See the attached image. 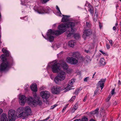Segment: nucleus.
<instances>
[{
	"label": "nucleus",
	"mask_w": 121,
	"mask_h": 121,
	"mask_svg": "<svg viewBox=\"0 0 121 121\" xmlns=\"http://www.w3.org/2000/svg\"><path fill=\"white\" fill-rule=\"evenodd\" d=\"M3 111L2 109L1 108H0V114L2 113Z\"/></svg>",
	"instance_id": "nucleus-56"
},
{
	"label": "nucleus",
	"mask_w": 121,
	"mask_h": 121,
	"mask_svg": "<svg viewBox=\"0 0 121 121\" xmlns=\"http://www.w3.org/2000/svg\"><path fill=\"white\" fill-rule=\"evenodd\" d=\"M73 56L77 59L79 58L80 56V53L79 52H73L72 53Z\"/></svg>",
	"instance_id": "nucleus-20"
},
{
	"label": "nucleus",
	"mask_w": 121,
	"mask_h": 121,
	"mask_svg": "<svg viewBox=\"0 0 121 121\" xmlns=\"http://www.w3.org/2000/svg\"><path fill=\"white\" fill-rule=\"evenodd\" d=\"M24 111L28 115H30L31 113V110L29 106H27L26 108H24Z\"/></svg>",
	"instance_id": "nucleus-17"
},
{
	"label": "nucleus",
	"mask_w": 121,
	"mask_h": 121,
	"mask_svg": "<svg viewBox=\"0 0 121 121\" xmlns=\"http://www.w3.org/2000/svg\"><path fill=\"white\" fill-rule=\"evenodd\" d=\"M2 60L3 61L0 65V71H4L8 68L9 64L6 60V57L4 54H2L1 56Z\"/></svg>",
	"instance_id": "nucleus-3"
},
{
	"label": "nucleus",
	"mask_w": 121,
	"mask_h": 121,
	"mask_svg": "<svg viewBox=\"0 0 121 121\" xmlns=\"http://www.w3.org/2000/svg\"><path fill=\"white\" fill-rule=\"evenodd\" d=\"M33 96L36 99V97L37 99L38 98L37 96V95L36 93H35L34 94Z\"/></svg>",
	"instance_id": "nucleus-46"
},
{
	"label": "nucleus",
	"mask_w": 121,
	"mask_h": 121,
	"mask_svg": "<svg viewBox=\"0 0 121 121\" xmlns=\"http://www.w3.org/2000/svg\"><path fill=\"white\" fill-rule=\"evenodd\" d=\"M89 77H87L85 78L84 79V81L85 82H87V81L89 79Z\"/></svg>",
	"instance_id": "nucleus-39"
},
{
	"label": "nucleus",
	"mask_w": 121,
	"mask_h": 121,
	"mask_svg": "<svg viewBox=\"0 0 121 121\" xmlns=\"http://www.w3.org/2000/svg\"><path fill=\"white\" fill-rule=\"evenodd\" d=\"M73 121H81V119H76Z\"/></svg>",
	"instance_id": "nucleus-54"
},
{
	"label": "nucleus",
	"mask_w": 121,
	"mask_h": 121,
	"mask_svg": "<svg viewBox=\"0 0 121 121\" xmlns=\"http://www.w3.org/2000/svg\"><path fill=\"white\" fill-rule=\"evenodd\" d=\"M90 121H95L93 119H91L90 120Z\"/></svg>",
	"instance_id": "nucleus-64"
},
{
	"label": "nucleus",
	"mask_w": 121,
	"mask_h": 121,
	"mask_svg": "<svg viewBox=\"0 0 121 121\" xmlns=\"http://www.w3.org/2000/svg\"><path fill=\"white\" fill-rule=\"evenodd\" d=\"M118 23H116L115 24V26H117L118 25Z\"/></svg>",
	"instance_id": "nucleus-63"
},
{
	"label": "nucleus",
	"mask_w": 121,
	"mask_h": 121,
	"mask_svg": "<svg viewBox=\"0 0 121 121\" xmlns=\"http://www.w3.org/2000/svg\"><path fill=\"white\" fill-rule=\"evenodd\" d=\"M94 16H97V12L96 10H95V13Z\"/></svg>",
	"instance_id": "nucleus-50"
},
{
	"label": "nucleus",
	"mask_w": 121,
	"mask_h": 121,
	"mask_svg": "<svg viewBox=\"0 0 121 121\" xmlns=\"http://www.w3.org/2000/svg\"><path fill=\"white\" fill-rule=\"evenodd\" d=\"M50 118V117L49 116L48 117H47V118H46V119H45L44 120V121H47L48 119H49Z\"/></svg>",
	"instance_id": "nucleus-55"
},
{
	"label": "nucleus",
	"mask_w": 121,
	"mask_h": 121,
	"mask_svg": "<svg viewBox=\"0 0 121 121\" xmlns=\"http://www.w3.org/2000/svg\"><path fill=\"white\" fill-rule=\"evenodd\" d=\"M76 96H74L72 97L70 100H69V101L70 102H72L74 101L75 99Z\"/></svg>",
	"instance_id": "nucleus-31"
},
{
	"label": "nucleus",
	"mask_w": 121,
	"mask_h": 121,
	"mask_svg": "<svg viewBox=\"0 0 121 121\" xmlns=\"http://www.w3.org/2000/svg\"><path fill=\"white\" fill-rule=\"evenodd\" d=\"M0 121H8L7 115L3 113L1 116Z\"/></svg>",
	"instance_id": "nucleus-18"
},
{
	"label": "nucleus",
	"mask_w": 121,
	"mask_h": 121,
	"mask_svg": "<svg viewBox=\"0 0 121 121\" xmlns=\"http://www.w3.org/2000/svg\"><path fill=\"white\" fill-rule=\"evenodd\" d=\"M66 108V107H65L62 110V112H64Z\"/></svg>",
	"instance_id": "nucleus-53"
},
{
	"label": "nucleus",
	"mask_w": 121,
	"mask_h": 121,
	"mask_svg": "<svg viewBox=\"0 0 121 121\" xmlns=\"http://www.w3.org/2000/svg\"><path fill=\"white\" fill-rule=\"evenodd\" d=\"M40 95L43 98L47 99L50 96V93L48 91H43L40 93Z\"/></svg>",
	"instance_id": "nucleus-7"
},
{
	"label": "nucleus",
	"mask_w": 121,
	"mask_h": 121,
	"mask_svg": "<svg viewBox=\"0 0 121 121\" xmlns=\"http://www.w3.org/2000/svg\"><path fill=\"white\" fill-rule=\"evenodd\" d=\"M74 82V81H70L69 82V84H68L66 86V88H65L63 90L66 89L64 91L65 92H67V91L72 89L71 88L73 86V85Z\"/></svg>",
	"instance_id": "nucleus-12"
},
{
	"label": "nucleus",
	"mask_w": 121,
	"mask_h": 121,
	"mask_svg": "<svg viewBox=\"0 0 121 121\" xmlns=\"http://www.w3.org/2000/svg\"><path fill=\"white\" fill-rule=\"evenodd\" d=\"M42 104V101L40 100L38 98L36 100H35V102L34 104V105L35 106L37 104L40 105H41Z\"/></svg>",
	"instance_id": "nucleus-19"
},
{
	"label": "nucleus",
	"mask_w": 121,
	"mask_h": 121,
	"mask_svg": "<svg viewBox=\"0 0 121 121\" xmlns=\"http://www.w3.org/2000/svg\"><path fill=\"white\" fill-rule=\"evenodd\" d=\"M60 64L63 68L65 69H67L68 68V66L66 64L65 61L62 60L60 62Z\"/></svg>",
	"instance_id": "nucleus-15"
},
{
	"label": "nucleus",
	"mask_w": 121,
	"mask_h": 121,
	"mask_svg": "<svg viewBox=\"0 0 121 121\" xmlns=\"http://www.w3.org/2000/svg\"><path fill=\"white\" fill-rule=\"evenodd\" d=\"M99 62L102 65H104L105 63V60L103 58H102L100 60Z\"/></svg>",
	"instance_id": "nucleus-25"
},
{
	"label": "nucleus",
	"mask_w": 121,
	"mask_h": 121,
	"mask_svg": "<svg viewBox=\"0 0 121 121\" xmlns=\"http://www.w3.org/2000/svg\"><path fill=\"white\" fill-rule=\"evenodd\" d=\"M99 110V109L97 108L94 111H93L91 113L93 114H96L97 115L98 113V111Z\"/></svg>",
	"instance_id": "nucleus-28"
},
{
	"label": "nucleus",
	"mask_w": 121,
	"mask_h": 121,
	"mask_svg": "<svg viewBox=\"0 0 121 121\" xmlns=\"http://www.w3.org/2000/svg\"><path fill=\"white\" fill-rule=\"evenodd\" d=\"M117 102L116 101H115V102L113 104L114 105H117Z\"/></svg>",
	"instance_id": "nucleus-60"
},
{
	"label": "nucleus",
	"mask_w": 121,
	"mask_h": 121,
	"mask_svg": "<svg viewBox=\"0 0 121 121\" xmlns=\"http://www.w3.org/2000/svg\"><path fill=\"white\" fill-rule=\"evenodd\" d=\"M99 27L100 28H101L102 27V26L101 25V24H100V22L99 23Z\"/></svg>",
	"instance_id": "nucleus-61"
},
{
	"label": "nucleus",
	"mask_w": 121,
	"mask_h": 121,
	"mask_svg": "<svg viewBox=\"0 0 121 121\" xmlns=\"http://www.w3.org/2000/svg\"><path fill=\"white\" fill-rule=\"evenodd\" d=\"M75 43V41L71 40L68 42V45L70 47H73Z\"/></svg>",
	"instance_id": "nucleus-21"
},
{
	"label": "nucleus",
	"mask_w": 121,
	"mask_h": 121,
	"mask_svg": "<svg viewBox=\"0 0 121 121\" xmlns=\"http://www.w3.org/2000/svg\"><path fill=\"white\" fill-rule=\"evenodd\" d=\"M107 118L106 116H104L102 120V121H104V120L105 119H107Z\"/></svg>",
	"instance_id": "nucleus-48"
},
{
	"label": "nucleus",
	"mask_w": 121,
	"mask_h": 121,
	"mask_svg": "<svg viewBox=\"0 0 121 121\" xmlns=\"http://www.w3.org/2000/svg\"><path fill=\"white\" fill-rule=\"evenodd\" d=\"M106 47L107 49H108L110 48V45L109 44H106Z\"/></svg>",
	"instance_id": "nucleus-42"
},
{
	"label": "nucleus",
	"mask_w": 121,
	"mask_h": 121,
	"mask_svg": "<svg viewBox=\"0 0 121 121\" xmlns=\"http://www.w3.org/2000/svg\"><path fill=\"white\" fill-rule=\"evenodd\" d=\"M26 100L25 96L23 95H21L19 97L18 100L20 104L23 105L25 104Z\"/></svg>",
	"instance_id": "nucleus-9"
},
{
	"label": "nucleus",
	"mask_w": 121,
	"mask_h": 121,
	"mask_svg": "<svg viewBox=\"0 0 121 121\" xmlns=\"http://www.w3.org/2000/svg\"><path fill=\"white\" fill-rule=\"evenodd\" d=\"M70 25L73 26L74 24L71 23H62L58 26L59 30H52L51 29L48 30L47 34L48 40L50 42H52L54 39V37L52 35L54 34L56 35H58L62 34L65 31L66 29Z\"/></svg>",
	"instance_id": "nucleus-1"
},
{
	"label": "nucleus",
	"mask_w": 121,
	"mask_h": 121,
	"mask_svg": "<svg viewBox=\"0 0 121 121\" xmlns=\"http://www.w3.org/2000/svg\"><path fill=\"white\" fill-rule=\"evenodd\" d=\"M31 89L32 91L34 92L37 91V85L35 83H33L30 86Z\"/></svg>",
	"instance_id": "nucleus-16"
},
{
	"label": "nucleus",
	"mask_w": 121,
	"mask_h": 121,
	"mask_svg": "<svg viewBox=\"0 0 121 121\" xmlns=\"http://www.w3.org/2000/svg\"><path fill=\"white\" fill-rule=\"evenodd\" d=\"M63 16H65L62 18V21L63 22H66L68 21V17H70L69 16H64L63 15Z\"/></svg>",
	"instance_id": "nucleus-22"
},
{
	"label": "nucleus",
	"mask_w": 121,
	"mask_h": 121,
	"mask_svg": "<svg viewBox=\"0 0 121 121\" xmlns=\"http://www.w3.org/2000/svg\"><path fill=\"white\" fill-rule=\"evenodd\" d=\"M15 111L13 109H10L8 112V117L9 121H14L16 116Z\"/></svg>",
	"instance_id": "nucleus-6"
},
{
	"label": "nucleus",
	"mask_w": 121,
	"mask_h": 121,
	"mask_svg": "<svg viewBox=\"0 0 121 121\" xmlns=\"http://www.w3.org/2000/svg\"><path fill=\"white\" fill-rule=\"evenodd\" d=\"M51 90L52 93L54 94H58L60 92L59 87L58 86H53L52 87Z\"/></svg>",
	"instance_id": "nucleus-11"
},
{
	"label": "nucleus",
	"mask_w": 121,
	"mask_h": 121,
	"mask_svg": "<svg viewBox=\"0 0 121 121\" xmlns=\"http://www.w3.org/2000/svg\"><path fill=\"white\" fill-rule=\"evenodd\" d=\"M75 37H76L78 38H79L80 37V35L78 34H76L75 35Z\"/></svg>",
	"instance_id": "nucleus-41"
},
{
	"label": "nucleus",
	"mask_w": 121,
	"mask_h": 121,
	"mask_svg": "<svg viewBox=\"0 0 121 121\" xmlns=\"http://www.w3.org/2000/svg\"><path fill=\"white\" fill-rule=\"evenodd\" d=\"M76 110V109H74L73 108L71 110V112H72L73 113Z\"/></svg>",
	"instance_id": "nucleus-49"
},
{
	"label": "nucleus",
	"mask_w": 121,
	"mask_h": 121,
	"mask_svg": "<svg viewBox=\"0 0 121 121\" xmlns=\"http://www.w3.org/2000/svg\"><path fill=\"white\" fill-rule=\"evenodd\" d=\"M82 89V88L80 87L77 89V90L74 92V94H75V95H77L80 91Z\"/></svg>",
	"instance_id": "nucleus-29"
},
{
	"label": "nucleus",
	"mask_w": 121,
	"mask_h": 121,
	"mask_svg": "<svg viewBox=\"0 0 121 121\" xmlns=\"http://www.w3.org/2000/svg\"><path fill=\"white\" fill-rule=\"evenodd\" d=\"M71 81H74V82H75L74 79H71Z\"/></svg>",
	"instance_id": "nucleus-62"
},
{
	"label": "nucleus",
	"mask_w": 121,
	"mask_h": 121,
	"mask_svg": "<svg viewBox=\"0 0 121 121\" xmlns=\"http://www.w3.org/2000/svg\"><path fill=\"white\" fill-rule=\"evenodd\" d=\"M118 84L119 85H120L121 84V82L120 80L118 81Z\"/></svg>",
	"instance_id": "nucleus-57"
},
{
	"label": "nucleus",
	"mask_w": 121,
	"mask_h": 121,
	"mask_svg": "<svg viewBox=\"0 0 121 121\" xmlns=\"http://www.w3.org/2000/svg\"><path fill=\"white\" fill-rule=\"evenodd\" d=\"M57 106V105L56 104H55L54 105L51 106V109H54L55 107H56V106Z\"/></svg>",
	"instance_id": "nucleus-40"
},
{
	"label": "nucleus",
	"mask_w": 121,
	"mask_h": 121,
	"mask_svg": "<svg viewBox=\"0 0 121 121\" xmlns=\"http://www.w3.org/2000/svg\"><path fill=\"white\" fill-rule=\"evenodd\" d=\"M86 26L88 27H90L91 26V25L90 23L88 22H86Z\"/></svg>",
	"instance_id": "nucleus-34"
},
{
	"label": "nucleus",
	"mask_w": 121,
	"mask_h": 121,
	"mask_svg": "<svg viewBox=\"0 0 121 121\" xmlns=\"http://www.w3.org/2000/svg\"><path fill=\"white\" fill-rule=\"evenodd\" d=\"M22 4L24 5L25 4V2L24 0H21Z\"/></svg>",
	"instance_id": "nucleus-43"
},
{
	"label": "nucleus",
	"mask_w": 121,
	"mask_h": 121,
	"mask_svg": "<svg viewBox=\"0 0 121 121\" xmlns=\"http://www.w3.org/2000/svg\"><path fill=\"white\" fill-rule=\"evenodd\" d=\"M87 96H86L85 97H84V99H83V101H86V99H87Z\"/></svg>",
	"instance_id": "nucleus-51"
},
{
	"label": "nucleus",
	"mask_w": 121,
	"mask_h": 121,
	"mask_svg": "<svg viewBox=\"0 0 121 121\" xmlns=\"http://www.w3.org/2000/svg\"><path fill=\"white\" fill-rule=\"evenodd\" d=\"M109 42L111 46H112L113 45V43L112 40H109Z\"/></svg>",
	"instance_id": "nucleus-44"
},
{
	"label": "nucleus",
	"mask_w": 121,
	"mask_h": 121,
	"mask_svg": "<svg viewBox=\"0 0 121 121\" xmlns=\"http://www.w3.org/2000/svg\"><path fill=\"white\" fill-rule=\"evenodd\" d=\"M60 64L57 63L53 65L51 67L53 73L58 72V75L54 79V81L57 84H59L60 82L64 80L65 78V73L62 70H60Z\"/></svg>",
	"instance_id": "nucleus-2"
},
{
	"label": "nucleus",
	"mask_w": 121,
	"mask_h": 121,
	"mask_svg": "<svg viewBox=\"0 0 121 121\" xmlns=\"http://www.w3.org/2000/svg\"><path fill=\"white\" fill-rule=\"evenodd\" d=\"M78 103H76L73 107V108L75 109L76 110L78 108Z\"/></svg>",
	"instance_id": "nucleus-35"
},
{
	"label": "nucleus",
	"mask_w": 121,
	"mask_h": 121,
	"mask_svg": "<svg viewBox=\"0 0 121 121\" xmlns=\"http://www.w3.org/2000/svg\"><path fill=\"white\" fill-rule=\"evenodd\" d=\"M34 9L36 12L39 14L48 13L51 10V9L48 7L35 8Z\"/></svg>",
	"instance_id": "nucleus-4"
},
{
	"label": "nucleus",
	"mask_w": 121,
	"mask_h": 121,
	"mask_svg": "<svg viewBox=\"0 0 121 121\" xmlns=\"http://www.w3.org/2000/svg\"><path fill=\"white\" fill-rule=\"evenodd\" d=\"M56 9L59 12L58 13L59 14H61V12L60 11L57 5L56 6Z\"/></svg>",
	"instance_id": "nucleus-36"
},
{
	"label": "nucleus",
	"mask_w": 121,
	"mask_h": 121,
	"mask_svg": "<svg viewBox=\"0 0 121 121\" xmlns=\"http://www.w3.org/2000/svg\"><path fill=\"white\" fill-rule=\"evenodd\" d=\"M2 50L3 52L5 54L6 56H9V52L6 49L3 48H2Z\"/></svg>",
	"instance_id": "nucleus-23"
},
{
	"label": "nucleus",
	"mask_w": 121,
	"mask_h": 121,
	"mask_svg": "<svg viewBox=\"0 0 121 121\" xmlns=\"http://www.w3.org/2000/svg\"><path fill=\"white\" fill-rule=\"evenodd\" d=\"M28 102L30 105H34L35 99H33L32 97H30L27 98Z\"/></svg>",
	"instance_id": "nucleus-14"
},
{
	"label": "nucleus",
	"mask_w": 121,
	"mask_h": 121,
	"mask_svg": "<svg viewBox=\"0 0 121 121\" xmlns=\"http://www.w3.org/2000/svg\"><path fill=\"white\" fill-rule=\"evenodd\" d=\"M88 119L87 117L85 116L83 117L82 120H81V121H88Z\"/></svg>",
	"instance_id": "nucleus-30"
},
{
	"label": "nucleus",
	"mask_w": 121,
	"mask_h": 121,
	"mask_svg": "<svg viewBox=\"0 0 121 121\" xmlns=\"http://www.w3.org/2000/svg\"><path fill=\"white\" fill-rule=\"evenodd\" d=\"M68 23H73L74 25L73 26H72L71 25H70L68 27L66 28H67L68 27H70L71 28V30L70 31L68 30L66 32V35H67V36L68 38L69 39L71 38L72 37L73 35V32L74 31V29H73V27L74 26L75 24L74 22H69Z\"/></svg>",
	"instance_id": "nucleus-5"
},
{
	"label": "nucleus",
	"mask_w": 121,
	"mask_h": 121,
	"mask_svg": "<svg viewBox=\"0 0 121 121\" xmlns=\"http://www.w3.org/2000/svg\"><path fill=\"white\" fill-rule=\"evenodd\" d=\"M92 33V31L90 29H88L85 30L83 32V37L84 38L86 37V36H88Z\"/></svg>",
	"instance_id": "nucleus-10"
},
{
	"label": "nucleus",
	"mask_w": 121,
	"mask_h": 121,
	"mask_svg": "<svg viewBox=\"0 0 121 121\" xmlns=\"http://www.w3.org/2000/svg\"><path fill=\"white\" fill-rule=\"evenodd\" d=\"M89 7V8L88 9L89 11L91 14H93V9L91 5H90Z\"/></svg>",
	"instance_id": "nucleus-26"
},
{
	"label": "nucleus",
	"mask_w": 121,
	"mask_h": 121,
	"mask_svg": "<svg viewBox=\"0 0 121 121\" xmlns=\"http://www.w3.org/2000/svg\"><path fill=\"white\" fill-rule=\"evenodd\" d=\"M111 95H109V96L107 98V101H108L110 100V99L111 98Z\"/></svg>",
	"instance_id": "nucleus-45"
},
{
	"label": "nucleus",
	"mask_w": 121,
	"mask_h": 121,
	"mask_svg": "<svg viewBox=\"0 0 121 121\" xmlns=\"http://www.w3.org/2000/svg\"><path fill=\"white\" fill-rule=\"evenodd\" d=\"M114 91H115V89H113L111 91V94L112 95H113L114 94Z\"/></svg>",
	"instance_id": "nucleus-47"
},
{
	"label": "nucleus",
	"mask_w": 121,
	"mask_h": 121,
	"mask_svg": "<svg viewBox=\"0 0 121 121\" xmlns=\"http://www.w3.org/2000/svg\"><path fill=\"white\" fill-rule=\"evenodd\" d=\"M49 0H40L43 3H46Z\"/></svg>",
	"instance_id": "nucleus-37"
},
{
	"label": "nucleus",
	"mask_w": 121,
	"mask_h": 121,
	"mask_svg": "<svg viewBox=\"0 0 121 121\" xmlns=\"http://www.w3.org/2000/svg\"><path fill=\"white\" fill-rule=\"evenodd\" d=\"M113 29L114 30H116V28L115 26H114L113 27Z\"/></svg>",
	"instance_id": "nucleus-58"
},
{
	"label": "nucleus",
	"mask_w": 121,
	"mask_h": 121,
	"mask_svg": "<svg viewBox=\"0 0 121 121\" xmlns=\"http://www.w3.org/2000/svg\"><path fill=\"white\" fill-rule=\"evenodd\" d=\"M99 51L101 52L102 53V54H103V55H104V54H105V53L104 52H103L101 50H100Z\"/></svg>",
	"instance_id": "nucleus-52"
},
{
	"label": "nucleus",
	"mask_w": 121,
	"mask_h": 121,
	"mask_svg": "<svg viewBox=\"0 0 121 121\" xmlns=\"http://www.w3.org/2000/svg\"><path fill=\"white\" fill-rule=\"evenodd\" d=\"M106 80V79H102L98 83V85L100 86V87L101 88V89H103L104 86V84Z\"/></svg>",
	"instance_id": "nucleus-13"
},
{
	"label": "nucleus",
	"mask_w": 121,
	"mask_h": 121,
	"mask_svg": "<svg viewBox=\"0 0 121 121\" xmlns=\"http://www.w3.org/2000/svg\"><path fill=\"white\" fill-rule=\"evenodd\" d=\"M97 20V16H94L93 18V20L95 22H96Z\"/></svg>",
	"instance_id": "nucleus-38"
},
{
	"label": "nucleus",
	"mask_w": 121,
	"mask_h": 121,
	"mask_svg": "<svg viewBox=\"0 0 121 121\" xmlns=\"http://www.w3.org/2000/svg\"><path fill=\"white\" fill-rule=\"evenodd\" d=\"M90 58V57L89 56H87L85 58V60L87 62H88L90 61L91 60Z\"/></svg>",
	"instance_id": "nucleus-33"
},
{
	"label": "nucleus",
	"mask_w": 121,
	"mask_h": 121,
	"mask_svg": "<svg viewBox=\"0 0 121 121\" xmlns=\"http://www.w3.org/2000/svg\"><path fill=\"white\" fill-rule=\"evenodd\" d=\"M85 52H86L87 53H89V51L88 50H85Z\"/></svg>",
	"instance_id": "nucleus-59"
},
{
	"label": "nucleus",
	"mask_w": 121,
	"mask_h": 121,
	"mask_svg": "<svg viewBox=\"0 0 121 121\" xmlns=\"http://www.w3.org/2000/svg\"><path fill=\"white\" fill-rule=\"evenodd\" d=\"M24 107H20L17 109V111L21 113L24 110Z\"/></svg>",
	"instance_id": "nucleus-27"
},
{
	"label": "nucleus",
	"mask_w": 121,
	"mask_h": 121,
	"mask_svg": "<svg viewBox=\"0 0 121 121\" xmlns=\"http://www.w3.org/2000/svg\"><path fill=\"white\" fill-rule=\"evenodd\" d=\"M67 61L71 64H75L78 62V60L72 57H68L66 59Z\"/></svg>",
	"instance_id": "nucleus-8"
},
{
	"label": "nucleus",
	"mask_w": 121,
	"mask_h": 121,
	"mask_svg": "<svg viewBox=\"0 0 121 121\" xmlns=\"http://www.w3.org/2000/svg\"><path fill=\"white\" fill-rule=\"evenodd\" d=\"M98 91L99 90L98 89H96L95 91H94L93 96H94L95 95H96L97 94H98Z\"/></svg>",
	"instance_id": "nucleus-32"
},
{
	"label": "nucleus",
	"mask_w": 121,
	"mask_h": 121,
	"mask_svg": "<svg viewBox=\"0 0 121 121\" xmlns=\"http://www.w3.org/2000/svg\"><path fill=\"white\" fill-rule=\"evenodd\" d=\"M24 111H23L19 115L20 116H22L24 117H26L28 115Z\"/></svg>",
	"instance_id": "nucleus-24"
}]
</instances>
